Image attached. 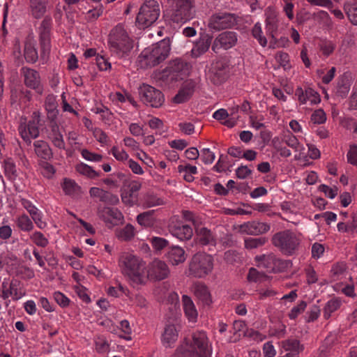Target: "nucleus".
<instances>
[{
	"mask_svg": "<svg viewBox=\"0 0 357 357\" xmlns=\"http://www.w3.org/2000/svg\"><path fill=\"white\" fill-rule=\"evenodd\" d=\"M40 113L38 111L34 112L32 115V120L29 121L26 128L28 132H26V127L23 130L20 132L22 137L26 142H30V136L32 138H36L39 135L38 125H40Z\"/></svg>",
	"mask_w": 357,
	"mask_h": 357,
	"instance_id": "a211bd4d",
	"label": "nucleus"
},
{
	"mask_svg": "<svg viewBox=\"0 0 357 357\" xmlns=\"http://www.w3.org/2000/svg\"><path fill=\"white\" fill-rule=\"evenodd\" d=\"M144 206L147 208H151L156 206L164 204L162 199L157 197L153 195H148L144 201Z\"/></svg>",
	"mask_w": 357,
	"mask_h": 357,
	"instance_id": "3c124183",
	"label": "nucleus"
},
{
	"mask_svg": "<svg viewBox=\"0 0 357 357\" xmlns=\"http://www.w3.org/2000/svg\"><path fill=\"white\" fill-rule=\"evenodd\" d=\"M31 239L37 245L45 247L48 244V240L39 231H36L31 236Z\"/></svg>",
	"mask_w": 357,
	"mask_h": 357,
	"instance_id": "6e6d98bb",
	"label": "nucleus"
},
{
	"mask_svg": "<svg viewBox=\"0 0 357 357\" xmlns=\"http://www.w3.org/2000/svg\"><path fill=\"white\" fill-rule=\"evenodd\" d=\"M22 73L24 77V84L27 87L33 89L38 94H42L43 87L40 83V77L39 73L31 68L23 67Z\"/></svg>",
	"mask_w": 357,
	"mask_h": 357,
	"instance_id": "2eb2a0df",
	"label": "nucleus"
},
{
	"mask_svg": "<svg viewBox=\"0 0 357 357\" xmlns=\"http://www.w3.org/2000/svg\"><path fill=\"white\" fill-rule=\"evenodd\" d=\"M284 141L285 142L287 145L294 149L295 150H297L298 146L299 145V142L294 135H293L292 134L285 135Z\"/></svg>",
	"mask_w": 357,
	"mask_h": 357,
	"instance_id": "774afa93",
	"label": "nucleus"
},
{
	"mask_svg": "<svg viewBox=\"0 0 357 357\" xmlns=\"http://www.w3.org/2000/svg\"><path fill=\"white\" fill-rule=\"evenodd\" d=\"M17 275H21L24 278L31 279L34 277V272L27 266H21L17 270Z\"/></svg>",
	"mask_w": 357,
	"mask_h": 357,
	"instance_id": "680f3d73",
	"label": "nucleus"
},
{
	"mask_svg": "<svg viewBox=\"0 0 357 357\" xmlns=\"http://www.w3.org/2000/svg\"><path fill=\"white\" fill-rule=\"evenodd\" d=\"M18 227L25 231H30L33 229V223L26 215H22L18 218Z\"/></svg>",
	"mask_w": 357,
	"mask_h": 357,
	"instance_id": "8fccbe9b",
	"label": "nucleus"
},
{
	"mask_svg": "<svg viewBox=\"0 0 357 357\" xmlns=\"http://www.w3.org/2000/svg\"><path fill=\"white\" fill-rule=\"evenodd\" d=\"M169 273L167 265L160 259H154L149 265L148 276L156 280H162L167 278Z\"/></svg>",
	"mask_w": 357,
	"mask_h": 357,
	"instance_id": "dca6fc26",
	"label": "nucleus"
},
{
	"mask_svg": "<svg viewBox=\"0 0 357 357\" xmlns=\"http://www.w3.org/2000/svg\"><path fill=\"white\" fill-rule=\"evenodd\" d=\"M24 56L29 63H36L38 59V54L31 40H27L24 44Z\"/></svg>",
	"mask_w": 357,
	"mask_h": 357,
	"instance_id": "c756f323",
	"label": "nucleus"
},
{
	"mask_svg": "<svg viewBox=\"0 0 357 357\" xmlns=\"http://www.w3.org/2000/svg\"><path fill=\"white\" fill-rule=\"evenodd\" d=\"M32 15L36 18L42 17L46 12V0H29Z\"/></svg>",
	"mask_w": 357,
	"mask_h": 357,
	"instance_id": "c85d7f7f",
	"label": "nucleus"
},
{
	"mask_svg": "<svg viewBox=\"0 0 357 357\" xmlns=\"http://www.w3.org/2000/svg\"><path fill=\"white\" fill-rule=\"evenodd\" d=\"M195 295L204 305H209L212 303L211 296L208 287L203 284H198L195 286Z\"/></svg>",
	"mask_w": 357,
	"mask_h": 357,
	"instance_id": "7c9ffc66",
	"label": "nucleus"
},
{
	"mask_svg": "<svg viewBox=\"0 0 357 357\" xmlns=\"http://www.w3.org/2000/svg\"><path fill=\"white\" fill-rule=\"evenodd\" d=\"M305 96L313 104L319 103L321 101L319 94L312 88L305 90Z\"/></svg>",
	"mask_w": 357,
	"mask_h": 357,
	"instance_id": "052dcab7",
	"label": "nucleus"
},
{
	"mask_svg": "<svg viewBox=\"0 0 357 357\" xmlns=\"http://www.w3.org/2000/svg\"><path fill=\"white\" fill-rule=\"evenodd\" d=\"M76 170L79 174L86 176L89 178H95L100 175L99 172L95 171L91 167L83 163L77 165Z\"/></svg>",
	"mask_w": 357,
	"mask_h": 357,
	"instance_id": "ea45409f",
	"label": "nucleus"
},
{
	"mask_svg": "<svg viewBox=\"0 0 357 357\" xmlns=\"http://www.w3.org/2000/svg\"><path fill=\"white\" fill-rule=\"evenodd\" d=\"M116 236L123 241H129L135 236V228L130 225H126L123 229L116 231Z\"/></svg>",
	"mask_w": 357,
	"mask_h": 357,
	"instance_id": "e433bc0d",
	"label": "nucleus"
},
{
	"mask_svg": "<svg viewBox=\"0 0 357 357\" xmlns=\"http://www.w3.org/2000/svg\"><path fill=\"white\" fill-rule=\"evenodd\" d=\"M175 10L172 20L176 23L185 22L192 19L195 14L193 0H172Z\"/></svg>",
	"mask_w": 357,
	"mask_h": 357,
	"instance_id": "9b49d317",
	"label": "nucleus"
},
{
	"mask_svg": "<svg viewBox=\"0 0 357 357\" xmlns=\"http://www.w3.org/2000/svg\"><path fill=\"white\" fill-rule=\"evenodd\" d=\"M266 29L272 40H275V33L278 30V20L275 16L268 15L266 18Z\"/></svg>",
	"mask_w": 357,
	"mask_h": 357,
	"instance_id": "58836bf2",
	"label": "nucleus"
},
{
	"mask_svg": "<svg viewBox=\"0 0 357 357\" xmlns=\"http://www.w3.org/2000/svg\"><path fill=\"white\" fill-rule=\"evenodd\" d=\"M195 234L197 243L202 246L215 245L216 239L213 232L206 227L195 225Z\"/></svg>",
	"mask_w": 357,
	"mask_h": 357,
	"instance_id": "4be33fe9",
	"label": "nucleus"
},
{
	"mask_svg": "<svg viewBox=\"0 0 357 357\" xmlns=\"http://www.w3.org/2000/svg\"><path fill=\"white\" fill-rule=\"evenodd\" d=\"M160 15V4L155 0H146L141 6L136 22L143 28L154 23Z\"/></svg>",
	"mask_w": 357,
	"mask_h": 357,
	"instance_id": "39448f33",
	"label": "nucleus"
},
{
	"mask_svg": "<svg viewBox=\"0 0 357 357\" xmlns=\"http://www.w3.org/2000/svg\"><path fill=\"white\" fill-rule=\"evenodd\" d=\"M82 155L84 158L90 161H100L102 159V155L91 153L87 149H83L82 151Z\"/></svg>",
	"mask_w": 357,
	"mask_h": 357,
	"instance_id": "338daca9",
	"label": "nucleus"
},
{
	"mask_svg": "<svg viewBox=\"0 0 357 357\" xmlns=\"http://www.w3.org/2000/svg\"><path fill=\"white\" fill-rule=\"evenodd\" d=\"M29 214L39 228L43 229L46 227V222L43 220L42 217L38 212V209L36 208H31Z\"/></svg>",
	"mask_w": 357,
	"mask_h": 357,
	"instance_id": "864d4df0",
	"label": "nucleus"
},
{
	"mask_svg": "<svg viewBox=\"0 0 357 357\" xmlns=\"http://www.w3.org/2000/svg\"><path fill=\"white\" fill-rule=\"evenodd\" d=\"M267 264H273L271 271L272 272H284L292 267L291 260H285L277 258L273 255H268L267 257Z\"/></svg>",
	"mask_w": 357,
	"mask_h": 357,
	"instance_id": "a878e982",
	"label": "nucleus"
},
{
	"mask_svg": "<svg viewBox=\"0 0 357 357\" xmlns=\"http://www.w3.org/2000/svg\"><path fill=\"white\" fill-rule=\"evenodd\" d=\"M57 107L58 103L56 100L55 96L52 94L48 95L45 100V108L47 111V119L51 122H53L56 119L59 114Z\"/></svg>",
	"mask_w": 357,
	"mask_h": 357,
	"instance_id": "cd10ccee",
	"label": "nucleus"
},
{
	"mask_svg": "<svg viewBox=\"0 0 357 357\" xmlns=\"http://www.w3.org/2000/svg\"><path fill=\"white\" fill-rule=\"evenodd\" d=\"M21 282L18 280H13L9 286V289L13 295V299L17 300L25 295V292L23 291Z\"/></svg>",
	"mask_w": 357,
	"mask_h": 357,
	"instance_id": "79ce46f5",
	"label": "nucleus"
},
{
	"mask_svg": "<svg viewBox=\"0 0 357 357\" xmlns=\"http://www.w3.org/2000/svg\"><path fill=\"white\" fill-rule=\"evenodd\" d=\"M344 9L350 22L357 25V3H345Z\"/></svg>",
	"mask_w": 357,
	"mask_h": 357,
	"instance_id": "c03bdc74",
	"label": "nucleus"
},
{
	"mask_svg": "<svg viewBox=\"0 0 357 357\" xmlns=\"http://www.w3.org/2000/svg\"><path fill=\"white\" fill-rule=\"evenodd\" d=\"M139 95L144 103L149 105L152 107H160L165 101L162 93L148 84H144L139 87Z\"/></svg>",
	"mask_w": 357,
	"mask_h": 357,
	"instance_id": "9d476101",
	"label": "nucleus"
},
{
	"mask_svg": "<svg viewBox=\"0 0 357 357\" xmlns=\"http://www.w3.org/2000/svg\"><path fill=\"white\" fill-rule=\"evenodd\" d=\"M267 241L266 237L248 238L245 239V248L246 249H255L264 245Z\"/></svg>",
	"mask_w": 357,
	"mask_h": 357,
	"instance_id": "a18cd8bd",
	"label": "nucleus"
},
{
	"mask_svg": "<svg viewBox=\"0 0 357 357\" xmlns=\"http://www.w3.org/2000/svg\"><path fill=\"white\" fill-rule=\"evenodd\" d=\"M319 190L327 195L329 198L333 199L337 195V188L334 187L333 188L329 187L327 185L321 184L319 186Z\"/></svg>",
	"mask_w": 357,
	"mask_h": 357,
	"instance_id": "13d9d810",
	"label": "nucleus"
},
{
	"mask_svg": "<svg viewBox=\"0 0 357 357\" xmlns=\"http://www.w3.org/2000/svg\"><path fill=\"white\" fill-rule=\"evenodd\" d=\"M182 301L185 315L189 319H195L197 316V312L191 298L187 295H183L182 297Z\"/></svg>",
	"mask_w": 357,
	"mask_h": 357,
	"instance_id": "f704fd0d",
	"label": "nucleus"
},
{
	"mask_svg": "<svg viewBox=\"0 0 357 357\" xmlns=\"http://www.w3.org/2000/svg\"><path fill=\"white\" fill-rule=\"evenodd\" d=\"M230 68L228 62L219 60L211 63L208 70V77L216 86L221 85L229 76Z\"/></svg>",
	"mask_w": 357,
	"mask_h": 357,
	"instance_id": "1a4fd4ad",
	"label": "nucleus"
},
{
	"mask_svg": "<svg viewBox=\"0 0 357 357\" xmlns=\"http://www.w3.org/2000/svg\"><path fill=\"white\" fill-rule=\"evenodd\" d=\"M35 152L38 157L45 160L52 157V151L47 142L44 141H36L34 142Z\"/></svg>",
	"mask_w": 357,
	"mask_h": 357,
	"instance_id": "72a5a7b5",
	"label": "nucleus"
},
{
	"mask_svg": "<svg viewBox=\"0 0 357 357\" xmlns=\"http://www.w3.org/2000/svg\"><path fill=\"white\" fill-rule=\"evenodd\" d=\"M191 68L190 63L181 59H175L169 63L164 73H167V77L170 81L177 82L185 78L189 75Z\"/></svg>",
	"mask_w": 357,
	"mask_h": 357,
	"instance_id": "6e6552de",
	"label": "nucleus"
},
{
	"mask_svg": "<svg viewBox=\"0 0 357 357\" xmlns=\"http://www.w3.org/2000/svg\"><path fill=\"white\" fill-rule=\"evenodd\" d=\"M173 234L181 240H188L193 235V231L190 226L183 225L175 227L173 230Z\"/></svg>",
	"mask_w": 357,
	"mask_h": 357,
	"instance_id": "c9c22d12",
	"label": "nucleus"
},
{
	"mask_svg": "<svg viewBox=\"0 0 357 357\" xmlns=\"http://www.w3.org/2000/svg\"><path fill=\"white\" fill-rule=\"evenodd\" d=\"M151 242L153 248L158 251H160L166 248L169 244L166 239L160 237H153L152 238Z\"/></svg>",
	"mask_w": 357,
	"mask_h": 357,
	"instance_id": "4d7b16f0",
	"label": "nucleus"
},
{
	"mask_svg": "<svg viewBox=\"0 0 357 357\" xmlns=\"http://www.w3.org/2000/svg\"><path fill=\"white\" fill-rule=\"evenodd\" d=\"M197 84L194 79H188L184 82L178 93L172 98V102L182 104L188 102L192 97Z\"/></svg>",
	"mask_w": 357,
	"mask_h": 357,
	"instance_id": "4468645a",
	"label": "nucleus"
},
{
	"mask_svg": "<svg viewBox=\"0 0 357 357\" xmlns=\"http://www.w3.org/2000/svg\"><path fill=\"white\" fill-rule=\"evenodd\" d=\"M170 40L165 38L155 43L151 50H144L139 57L142 68L154 67L165 61L170 52Z\"/></svg>",
	"mask_w": 357,
	"mask_h": 357,
	"instance_id": "f257e3e1",
	"label": "nucleus"
},
{
	"mask_svg": "<svg viewBox=\"0 0 357 357\" xmlns=\"http://www.w3.org/2000/svg\"><path fill=\"white\" fill-rule=\"evenodd\" d=\"M261 26L259 23H256L252 30V34L256 38L262 47H265L267 44L266 38L262 36Z\"/></svg>",
	"mask_w": 357,
	"mask_h": 357,
	"instance_id": "de8ad7c7",
	"label": "nucleus"
},
{
	"mask_svg": "<svg viewBox=\"0 0 357 357\" xmlns=\"http://www.w3.org/2000/svg\"><path fill=\"white\" fill-rule=\"evenodd\" d=\"M167 261L174 266L183 263L186 259L185 250L179 246L172 247L166 254Z\"/></svg>",
	"mask_w": 357,
	"mask_h": 357,
	"instance_id": "bb28decb",
	"label": "nucleus"
},
{
	"mask_svg": "<svg viewBox=\"0 0 357 357\" xmlns=\"http://www.w3.org/2000/svg\"><path fill=\"white\" fill-rule=\"evenodd\" d=\"M351 84V73L348 72L343 73L338 77L336 94L342 98H346L349 92Z\"/></svg>",
	"mask_w": 357,
	"mask_h": 357,
	"instance_id": "393cba45",
	"label": "nucleus"
},
{
	"mask_svg": "<svg viewBox=\"0 0 357 357\" xmlns=\"http://www.w3.org/2000/svg\"><path fill=\"white\" fill-rule=\"evenodd\" d=\"M40 29V56L44 58L50 51V29L51 19L45 17L42 21Z\"/></svg>",
	"mask_w": 357,
	"mask_h": 357,
	"instance_id": "ddd939ff",
	"label": "nucleus"
},
{
	"mask_svg": "<svg viewBox=\"0 0 357 357\" xmlns=\"http://www.w3.org/2000/svg\"><path fill=\"white\" fill-rule=\"evenodd\" d=\"M100 219L106 223L117 225L123 220L121 212L115 208L105 207L98 213Z\"/></svg>",
	"mask_w": 357,
	"mask_h": 357,
	"instance_id": "aec40b11",
	"label": "nucleus"
},
{
	"mask_svg": "<svg viewBox=\"0 0 357 357\" xmlns=\"http://www.w3.org/2000/svg\"><path fill=\"white\" fill-rule=\"evenodd\" d=\"M89 193L92 197H98L100 201L109 204L116 205L119 203V197L107 191L99 188L93 187L90 189Z\"/></svg>",
	"mask_w": 357,
	"mask_h": 357,
	"instance_id": "b1692460",
	"label": "nucleus"
},
{
	"mask_svg": "<svg viewBox=\"0 0 357 357\" xmlns=\"http://www.w3.org/2000/svg\"><path fill=\"white\" fill-rule=\"evenodd\" d=\"M270 225L265 222H248L239 226V232L248 235H259L267 232Z\"/></svg>",
	"mask_w": 357,
	"mask_h": 357,
	"instance_id": "f3484780",
	"label": "nucleus"
},
{
	"mask_svg": "<svg viewBox=\"0 0 357 357\" xmlns=\"http://www.w3.org/2000/svg\"><path fill=\"white\" fill-rule=\"evenodd\" d=\"M237 41V37L233 31H225L220 33L214 40L212 45L213 51L215 52V49L220 45L225 50L231 48Z\"/></svg>",
	"mask_w": 357,
	"mask_h": 357,
	"instance_id": "412c9836",
	"label": "nucleus"
},
{
	"mask_svg": "<svg viewBox=\"0 0 357 357\" xmlns=\"http://www.w3.org/2000/svg\"><path fill=\"white\" fill-rule=\"evenodd\" d=\"M5 174L10 178H15L17 176V169L15 163L10 158L4 161Z\"/></svg>",
	"mask_w": 357,
	"mask_h": 357,
	"instance_id": "09e8293b",
	"label": "nucleus"
},
{
	"mask_svg": "<svg viewBox=\"0 0 357 357\" xmlns=\"http://www.w3.org/2000/svg\"><path fill=\"white\" fill-rule=\"evenodd\" d=\"M190 349L185 351V357H211V347L204 333L198 332L192 335Z\"/></svg>",
	"mask_w": 357,
	"mask_h": 357,
	"instance_id": "0eeeda50",
	"label": "nucleus"
},
{
	"mask_svg": "<svg viewBox=\"0 0 357 357\" xmlns=\"http://www.w3.org/2000/svg\"><path fill=\"white\" fill-rule=\"evenodd\" d=\"M52 142L56 147L59 149H65V142L63 141V135L59 130L57 125L52 126Z\"/></svg>",
	"mask_w": 357,
	"mask_h": 357,
	"instance_id": "49530a36",
	"label": "nucleus"
},
{
	"mask_svg": "<svg viewBox=\"0 0 357 357\" xmlns=\"http://www.w3.org/2000/svg\"><path fill=\"white\" fill-rule=\"evenodd\" d=\"M341 305V301L337 298H333L330 300L324 308V317L326 319H328L331 314L337 310Z\"/></svg>",
	"mask_w": 357,
	"mask_h": 357,
	"instance_id": "4c0bfd02",
	"label": "nucleus"
},
{
	"mask_svg": "<svg viewBox=\"0 0 357 357\" xmlns=\"http://www.w3.org/2000/svg\"><path fill=\"white\" fill-rule=\"evenodd\" d=\"M213 268V257L205 252H197L188 264V275L202 278L209 275Z\"/></svg>",
	"mask_w": 357,
	"mask_h": 357,
	"instance_id": "7ed1b4c3",
	"label": "nucleus"
},
{
	"mask_svg": "<svg viewBox=\"0 0 357 357\" xmlns=\"http://www.w3.org/2000/svg\"><path fill=\"white\" fill-rule=\"evenodd\" d=\"M335 48V45L331 41L324 40L320 45V50L324 56H329L331 54Z\"/></svg>",
	"mask_w": 357,
	"mask_h": 357,
	"instance_id": "bf43d9fd",
	"label": "nucleus"
},
{
	"mask_svg": "<svg viewBox=\"0 0 357 357\" xmlns=\"http://www.w3.org/2000/svg\"><path fill=\"white\" fill-rule=\"evenodd\" d=\"M307 306V303L305 301H301L300 303L292 308L290 313L289 314V317L291 319H294L297 317L298 314L301 312H303Z\"/></svg>",
	"mask_w": 357,
	"mask_h": 357,
	"instance_id": "e2e57ef3",
	"label": "nucleus"
},
{
	"mask_svg": "<svg viewBox=\"0 0 357 357\" xmlns=\"http://www.w3.org/2000/svg\"><path fill=\"white\" fill-rule=\"evenodd\" d=\"M237 23L235 14L231 13H218L213 15L209 22V26L213 29L221 30L229 29Z\"/></svg>",
	"mask_w": 357,
	"mask_h": 357,
	"instance_id": "f8f14e48",
	"label": "nucleus"
},
{
	"mask_svg": "<svg viewBox=\"0 0 357 357\" xmlns=\"http://www.w3.org/2000/svg\"><path fill=\"white\" fill-rule=\"evenodd\" d=\"M239 259L238 253L236 250H228L225 252L224 259L228 264H234Z\"/></svg>",
	"mask_w": 357,
	"mask_h": 357,
	"instance_id": "69168bd1",
	"label": "nucleus"
},
{
	"mask_svg": "<svg viewBox=\"0 0 357 357\" xmlns=\"http://www.w3.org/2000/svg\"><path fill=\"white\" fill-rule=\"evenodd\" d=\"M83 195V190L75 181L68 179V196L73 199H79Z\"/></svg>",
	"mask_w": 357,
	"mask_h": 357,
	"instance_id": "37998d69",
	"label": "nucleus"
},
{
	"mask_svg": "<svg viewBox=\"0 0 357 357\" xmlns=\"http://www.w3.org/2000/svg\"><path fill=\"white\" fill-rule=\"evenodd\" d=\"M153 210L139 213L137 216V221L142 226L145 227H152L156 222L155 218L153 217Z\"/></svg>",
	"mask_w": 357,
	"mask_h": 357,
	"instance_id": "473e14b6",
	"label": "nucleus"
},
{
	"mask_svg": "<svg viewBox=\"0 0 357 357\" xmlns=\"http://www.w3.org/2000/svg\"><path fill=\"white\" fill-rule=\"evenodd\" d=\"M283 348L286 351H293L295 353H299L300 342L297 340H287L283 342Z\"/></svg>",
	"mask_w": 357,
	"mask_h": 357,
	"instance_id": "603ef678",
	"label": "nucleus"
},
{
	"mask_svg": "<svg viewBox=\"0 0 357 357\" xmlns=\"http://www.w3.org/2000/svg\"><path fill=\"white\" fill-rule=\"evenodd\" d=\"M347 159L349 163L357 166V145L350 146V150L347 153Z\"/></svg>",
	"mask_w": 357,
	"mask_h": 357,
	"instance_id": "0e129e2a",
	"label": "nucleus"
},
{
	"mask_svg": "<svg viewBox=\"0 0 357 357\" xmlns=\"http://www.w3.org/2000/svg\"><path fill=\"white\" fill-rule=\"evenodd\" d=\"M326 115L321 109L315 110L311 116V121L314 123L321 124L326 121Z\"/></svg>",
	"mask_w": 357,
	"mask_h": 357,
	"instance_id": "5fc2aeb1",
	"label": "nucleus"
},
{
	"mask_svg": "<svg viewBox=\"0 0 357 357\" xmlns=\"http://www.w3.org/2000/svg\"><path fill=\"white\" fill-rule=\"evenodd\" d=\"M123 264L122 273L127 275L134 283H144L145 263L139 257L132 255H126L121 259Z\"/></svg>",
	"mask_w": 357,
	"mask_h": 357,
	"instance_id": "f03ea898",
	"label": "nucleus"
},
{
	"mask_svg": "<svg viewBox=\"0 0 357 357\" xmlns=\"http://www.w3.org/2000/svg\"><path fill=\"white\" fill-rule=\"evenodd\" d=\"M142 184L136 181H131L128 185V190H124L121 193L122 202L128 206H133L137 202V192L140 190Z\"/></svg>",
	"mask_w": 357,
	"mask_h": 357,
	"instance_id": "6ab92c4d",
	"label": "nucleus"
},
{
	"mask_svg": "<svg viewBox=\"0 0 357 357\" xmlns=\"http://www.w3.org/2000/svg\"><path fill=\"white\" fill-rule=\"evenodd\" d=\"M271 241L282 254L288 256L294 255L300 245V239L291 230L277 232L273 236Z\"/></svg>",
	"mask_w": 357,
	"mask_h": 357,
	"instance_id": "20e7f679",
	"label": "nucleus"
},
{
	"mask_svg": "<svg viewBox=\"0 0 357 357\" xmlns=\"http://www.w3.org/2000/svg\"><path fill=\"white\" fill-rule=\"evenodd\" d=\"M178 338V333L176 327L173 324L167 325L162 334V340L165 343L171 347Z\"/></svg>",
	"mask_w": 357,
	"mask_h": 357,
	"instance_id": "2f4dec72",
	"label": "nucleus"
},
{
	"mask_svg": "<svg viewBox=\"0 0 357 357\" xmlns=\"http://www.w3.org/2000/svg\"><path fill=\"white\" fill-rule=\"evenodd\" d=\"M268 276L266 275L263 272L258 271L255 268H251L249 270V273L247 276V279L250 282H262L264 281H266L268 279Z\"/></svg>",
	"mask_w": 357,
	"mask_h": 357,
	"instance_id": "a19ab883",
	"label": "nucleus"
},
{
	"mask_svg": "<svg viewBox=\"0 0 357 357\" xmlns=\"http://www.w3.org/2000/svg\"><path fill=\"white\" fill-rule=\"evenodd\" d=\"M213 37L208 34H202L199 39L195 43L191 50V55L194 58H197L206 52L211 44Z\"/></svg>",
	"mask_w": 357,
	"mask_h": 357,
	"instance_id": "5701e85b",
	"label": "nucleus"
},
{
	"mask_svg": "<svg viewBox=\"0 0 357 357\" xmlns=\"http://www.w3.org/2000/svg\"><path fill=\"white\" fill-rule=\"evenodd\" d=\"M109 43L112 51L127 52L132 48V44L125 29L121 26H115L109 35Z\"/></svg>",
	"mask_w": 357,
	"mask_h": 357,
	"instance_id": "423d86ee",
	"label": "nucleus"
}]
</instances>
